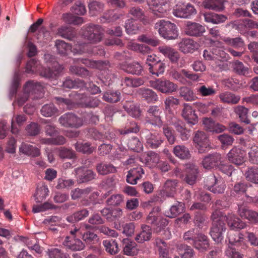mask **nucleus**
<instances>
[{"label":"nucleus","mask_w":258,"mask_h":258,"mask_svg":"<svg viewBox=\"0 0 258 258\" xmlns=\"http://www.w3.org/2000/svg\"><path fill=\"white\" fill-rule=\"evenodd\" d=\"M160 160L159 155L153 151L149 152L147 156L142 161L143 162L150 167L155 166L158 163H159Z\"/></svg>","instance_id":"de8ad7c7"},{"label":"nucleus","mask_w":258,"mask_h":258,"mask_svg":"<svg viewBox=\"0 0 258 258\" xmlns=\"http://www.w3.org/2000/svg\"><path fill=\"white\" fill-rule=\"evenodd\" d=\"M57 52L62 55H68L70 52L72 51L74 53H82L89 51L90 44L88 43H81L76 44L73 50H72V46L69 43H66L63 40H57L55 44Z\"/></svg>","instance_id":"423d86ee"},{"label":"nucleus","mask_w":258,"mask_h":258,"mask_svg":"<svg viewBox=\"0 0 258 258\" xmlns=\"http://www.w3.org/2000/svg\"><path fill=\"white\" fill-rule=\"evenodd\" d=\"M41 114L45 117H51L59 113L57 108L53 104L49 103L44 105L41 110Z\"/></svg>","instance_id":"a18cd8bd"},{"label":"nucleus","mask_w":258,"mask_h":258,"mask_svg":"<svg viewBox=\"0 0 258 258\" xmlns=\"http://www.w3.org/2000/svg\"><path fill=\"white\" fill-rule=\"evenodd\" d=\"M76 176L79 183L88 181L94 178L95 174L89 169L84 167L78 168L76 170Z\"/></svg>","instance_id":"c85d7f7f"},{"label":"nucleus","mask_w":258,"mask_h":258,"mask_svg":"<svg viewBox=\"0 0 258 258\" xmlns=\"http://www.w3.org/2000/svg\"><path fill=\"white\" fill-rule=\"evenodd\" d=\"M185 176L183 180L187 184L192 185L197 180L198 168L193 164H187L185 169Z\"/></svg>","instance_id":"a211bd4d"},{"label":"nucleus","mask_w":258,"mask_h":258,"mask_svg":"<svg viewBox=\"0 0 258 258\" xmlns=\"http://www.w3.org/2000/svg\"><path fill=\"white\" fill-rule=\"evenodd\" d=\"M194 142L197 144V147L201 153L205 152V148H207L210 145L207 135L202 131H198L196 133Z\"/></svg>","instance_id":"6ab92c4d"},{"label":"nucleus","mask_w":258,"mask_h":258,"mask_svg":"<svg viewBox=\"0 0 258 258\" xmlns=\"http://www.w3.org/2000/svg\"><path fill=\"white\" fill-rule=\"evenodd\" d=\"M89 215L88 211L84 209L74 213L67 218V220L72 223L77 222L84 219Z\"/></svg>","instance_id":"338daca9"},{"label":"nucleus","mask_w":258,"mask_h":258,"mask_svg":"<svg viewBox=\"0 0 258 258\" xmlns=\"http://www.w3.org/2000/svg\"><path fill=\"white\" fill-rule=\"evenodd\" d=\"M207 217L205 215L200 211L195 213L194 222L195 225L200 229L207 227Z\"/></svg>","instance_id":"09e8293b"},{"label":"nucleus","mask_w":258,"mask_h":258,"mask_svg":"<svg viewBox=\"0 0 258 258\" xmlns=\"http://www.w3.org/2000/svg\"><path fill=\"white\" fill-rule=\"evenodd\" d=\"M145 139L146 147L153 149L158 148L163 142L161 136L155 133H149Z\"/></svg>","instance_id":"b1692460"},{"label":"nucleus","mask_w":258,"mask_h":258,"mask_svg":"<svg viewBox=\"0 0 258 258\" xmlns=\"http://www.w3.org/2000/svg\"><path fill=\"white\" fill-rule=\"evenodd\" d=\"M139 94L148 103H155L158 100V96L152 89L141 88L138 90Z\"/></svg>","instance_id":"2f4dec72"},{"label":"nucleus","mask_w":258,"mask_h":258,"mask_svg":"<svg viewBox=\"0 0 258 258\" xmlns=\"http://www.w3.org/2000/svg\"><path fill=\"white\" fill-rule=\"evenodd\" d=\"M211 218L212 220V227L210 233L213 239L219 243L223 239V233L226 230L224 222L225 217L221 211H216L213 212Z\"/></svg>","instance_id":"7ed1b4c3"},{"label":"nucleus","mask_w":258,"mask_h":258,"mask_svg":"<svg viewBox=\"0 0 258 258\" xmlns=\"http://www.w3.org/2000/svg\"><path fill=\"white\" fill-rule=\"evenodd\" d=\"M20 151L23 154L32 157H38L40 154L38 148L26 143L21 144Z\"/></svg>","instance_id":"37998d69"},{"label":"nucleus","mask_w":258,"mask_h":258,"mask_svg":"<svg viewBox=\"0 0 258 258\" xmlns=\"http://www.w3.org/2000/svg\"><path fill=\"white\" fill-rule=\"evenodd\" d=\"M63 68L57 62H54L51 68H43L38 61L34 58L31 59L27 63L26 72L28 74L38 73L46 78L55 79L59 76Z\"/></svg>","instance_id":"f03ea898"},{"label":"nucleus","mask_w":258,"mask_h":258,"mask_svg":"<svg viewBox=\"0 0 258 258\" xmlns=\"http://www.w3.org/2000/svg\"><path fill=\"white\" fill-rule=\"evenodd\" d=\"M59 123L65 127L79 128L83 125V120L72 113L61 115L58 119Z\"/></svg>","instance_id":"1a4fd4ad"},{"label":"nucleus","mask_w":258,"mask_h":258,"mask_svg":"<svg viewBox=\"0 0 258 258\" xmlns=\"http://www.w3.org/2000/svg\"><path fill=\"white\" fill-rule=\"evenodd\" d=\"M27 117L24 114H17L14 115L12 119L11 122V132L13 134H17L19 132V128L17 127L16 123L20 126L22 125L26 121Z\"/></svg>","instance_id":"79ce46f5"},{"label":"nucleus","mask_w":258,"mask_h":258,"mask_svg":"<svg viewBox=\"0 0 258 258\" xmlns=\"http://www.w3.org/2000/svg\"><path fill=\"white\" fill-rule=\"evenodd\" d=\"M153 88L164 94H171L177 89V85L165 78H160L149 82Z\"/></svg>","instance_id":"0eeeda50"},{"label":"nucleus","mask_w":258,"mask_h":258,"mask_svg":"<svg viewBox=\"0 0 258 258\" xmlns=\"http://www.w3.org/2000/svg\"><path fill=\"white\" fill-rule=\"evenodd\" d=\"M137 40L141 42L145 43L152 46H157L159 44V40L149 34H142L138 36Z\"/></svg>","instance_id":"e2e57ef3"},{"label":"nucleus","mask_w":258,"mask_h":258,"mask_svg":"<svg viewBox=\"0 0 258 258\" xmlns=\"http://www.w3.org/2000/svg\"><path fill=\"white\" fill-rule=\"evenodd\" d=\"M228 238L230 244L237 246L241 245V242H242L243 240L242 235L237 231L229 232L228 233Z\"/></svg>","instance_id":"680f3d73"},{"label":"nucleus","mask_w":258,"mask_h":258,"mask_svg":"<svg viewBox=\"0 0 258 258\" xmlns=\"http://www.w3.org/2000/svg\"><path fill=\"white\" fill-rule=\"evenodd\" d=\"M219 98L222 102L231 104H236L240 99L239 96L235 95V94L228 92L220 94L219 95Z\"/></svg>","instance_id":"8fccbe9b"},{"label":"nucleus","mask_w":258,"mask_h":258,"mask_svg":"<svg viewBox=\"0 0 258 258\" xmlns=\"http://www.w3.org/2000/svg\"><path fill=\"white\" fill-rule=\"evenodd\" d=\"M177 252L174 258H194V250L190 246L181 244L177 247Z\"/></svg>","instance_id":"c9c22d12"},{"label":"nucleus","mask_w":258,"mask_h":258,"mask_svg":"<svg viewBox=\"0 0 258 258\" xmlns=\"http://www.w3.org/2000/svg\"><path fill=\"white\" fill-rule=\"evenodd\" d=\"M74 88H80L81 89L85 88L92 94H95L97 93L96 86L92 82H89L88 84H86L83 80L77 79L74 80Z\"/></svg>","instance_id":"49530a36"},{"label":"nucleus","mask_w":258,"mask_h":258,"mask_svg":"<svg viewBox=\"0 0 258 258\" xmlns=\"http://www.w3.org/2000/svg\"><path fill=\"white\" fill-rule=\"evenodd\" d=\"M157 248L160 258H168L170 245L160 238H156L154 242Z\"/></svg>","instance_id":"393cba45"},{"label":"nucleus","mask_w":258,"mask_h":258,"mask_svg":"<svg viewBox=\"0 0 258 258\" xmlns=\"http://www.w3.org/2000/svg\"><path fill=\"white\" fill-rule=\"evenodd\" d=\"M162 111L158 106L152 105L148 108L145 117L146 123L161 127L163 125L161 114Z\"/></svg>","instance_id":"6e6552de"},{"label":"nucleus","mask_w":258,"mask_h":258,"mask_svg":"<svg viewBox=\"0 0 258 258\" xmlns=\"http://www.w3.org/2000/svg\"><path fill=\"white\" fill-rule=\"evenodd\" d=\"M234 111L241 122L246 124L250 123V120L248 118V109L242 106H237L235 108Z\"/></svg>","instance_id":"bf43d9fd"},{"label":"nucleus","mask_w":258,"mask_h":258,"mask_svg":"<svg viewBox=\"0 0 258 258\" xmlns=\"http://www.w3.org/2000/svg\"><path fill=\"white\" fill-rule=\"evenodd\" d=\"M104 101L110 103H115L120 99V93L118 91H108L106 92L103 96Z\"/></svg>","instance_id":"13d9d810"},{"label":"nucleus","mask_w":258,"mask_h":258,"mask_svg":"<svg viewBox=\"0 0 258 258\" xmlns=\"http://www.w3.org/2000/svg\"><path fill=\"white\" fill-rule=\"evenodd\" d=\"M245 152L239 148L234 147L227 154L228 161L236 165L242 164L244 162Z\"/></svg>","instance_id":"2eb2a0df"},{"label":"nucleus","mask_w":258,"mask_h":258,"mask_svg":"<svg viewBox=\"0 0 258 258\" xmlns=\"http://www.w3.org/2000/svg\"><path fill=\"white\" fill-rule=\"evenodd\" d=\"M185 205L184 203L177 201L169 210L165 212V215L169 218H173L178 216L184 211Z\"/></svg>","instance_id":"c756f323"},{"label":"nucleus","mask_w":258,"mask_h":258,"mask_svg":"<svg viewBox=\"0 0 258 258\" xmlns=\"http://www.w3.org/2000/svg\"><path fill=\"white\" fill-rule=\"evenodd\" d=\"M179 50L184 53H192L198 48V44L190 38H184L178 43Z\"/></svg>","instance_id":"5701e85b"},{"label":"nucleus","mask_w":258,"mask_h":258,"mask_svg":"<svg viewBox=\"0 0 258 258\" xmlns=\"http://www.w3.org/2000/svg\"><path fill=\"white\" fill-rule=\"evenodd\" d=\"M75 148L79 152L87 154L92 153L94 150V147L91 146V144L87 142H77L75 145Z\"/></svg>","instance_id":"6e6d98bb"},{"label":"nucleus","mask_w":258,"mask_h":258,"mask_svg":"<svg viewBox=\"0 0 258 258\" xmlns=\"http://www.w3.org/2000/svg\"><path fill=\"white\" fill-rule=\"evenodd\" d=\"M97 27L96 26L89 25L83 32L85 38L90 41L91 42H95L96 41Z\"/></svg>","instance_id":"052dcab7"},{"label":"nucleus","mask_w":258,"mask_h":258,"mask_svg":"<svg viewBox=\"0 0 258 258\" xmlns=\"http://www.w3.org/2000/svg\"><path fill=\"white\" fill-rule=\"evenodd\" d=\"M155 29L160 35L166 39H175L178 36L176 25L168 21L160 20L155 24Z\"/></svg>","instance_id":"39448f33"},{"label":"nucleus","mask_w":258,"mask_h":258,"mask_svg":"<svg viewBox=\"0 0 258 258\" xmlns=\"http://www.w3.org/2000/svg\"><path fill=\"white\" fill-rule=\"evenodd\" d=\"M165 69V64L161 60L158 61L151 67L148 68V70L150 74L153 76L159 77L162 75Z\"/></svg>","instance_id":"603ef678"},{"label":"nucleus","mask_w":258,"mask_h":258,"mask_svg":"<svg viewBox=\"0 0 258 258\" xmlns=\"http://www.w3.org/2000/svg\"><path fill=\"white\" fill-rule=\"evenodd\" d=\"M198 95L202 97L213 96L216 93V90L212 86L200 84L196 88Z\"/></svg>","instance_id":"c03bdc74"},{"label":"nucleus","mask_w":258,"mask_h":258,"mask_svg":"<svg viewBox=\"0 0 258 258\" xmlns=\"http://www.w3.org/2000/svg\"><path fill=\"white\" fill-rule=\"evenodd\" d=\"M181 115L188 124L194 125L198 122V117L195 110L189 104L184 103L183 104Z\"/></svg>","instance_id":"dca6fc26"},{"label":"nucleus","mask_w":258,"mask_h":258,"mask_svg":"<svg viewBox=\"0 0 258 258\" xmlns=\"http://www.w3.org/2000/svg\"><path fill=\"white\" fill-rule=\"evenodd\" d=\"M200 234L197 229L192 228L185 232L183 237L184 240L192 245Z\"/></svg>","instance_id":"774afa93"},{"label":"nucleus","mask_w":258,"mask_h":258,"mask_svg":"<svg viewBox=\"0 0 258 258\" xmlns=\"http://www.w3.org/2000/svg\"><path fill=\"white\" fill-rule=\"evenodd\" d=\"M48 192L49 190L47 185H42L38 186L34 196L36 202H42L48 196Z\"/></svg>","instance_id":"864d4df0"},{"label":"nucleus","mask_w":258,"mask_h":258,"mask_svg":"<svg viewBox=\"0 0 258 258\" xmlns=\"http://www.w3.org/2000/svg\"><path fill=\"white\" fill-rule=\"evenodd\" d=\"M69 98L55 97L56 102L62 107L66 106L69 109H72L79 106L84 107H95L97 106V100L94 97L87 96L84 94L72 92Z\"/></svg>","instance_id":"f257e3e1"},{"label":"nucleus","mask_w":258,"mask_h":258,"mask_svg":"<svg viewBox=\"0 0 258 258\" xmlns=\"http://www.w3.org/2000/svg\"><path fill=\"white\" fill-rule=\"evenodd\" d=\"M171 6L167 1L165 3H161L157 5L153 10V14L158 17H164L168 14Z\"/></svg>","instance_id":"473e14b6"},{"label":"nucleus","mask_w":258,"mask_h":258,"mask_svg":"<svg viewBox=\"0 0 258 258\" xmlns=\"http://www.w3.org/2000/svg\"><path fill=\"white\" fill-rule=\"evenodd\" d=\"M123 253L126 255L134 256L138 254L139 249L137 243L128 238L122 240Z\"/></svg>","instance_id":"bb28decb"},{"label":"nucleus","mask_w":258,"mask_h":258,"mask_svg":"<svg viewBox=\"0 0 258 258\" xmlns=\"http://www.w3.org/2000/svg\"><path fill=\"white\" fill-rule=\"evenodd\" d=\"M192 245L196 249L201 251L207 250L209 246V242L208 237L201 233L199 235L198 238L195 241Z\"/></svg>","instance_id":"ea45409f"},{"label":"nucleus","mask_w":258,"mask_h":258,"mask_svg":"<svg viewBox=\"0 0 258 258\" xmlns=\"http://www.w3.org/2000/svg\"><path fill=\"white\" fill-rule=\"evenodd\" d=\"M102 245L105 251L111 255L117 253L119 251L118 245L115 240L105 239L102 241Z\"/></svg>","instance_id":"58836bf2"},{"label":"nucleus","mask_w":258,"mask_h":258,"mask_svg":"<svg viewBox=\"0 0 258 258\" xmlns=\"http://www.w3.org/2000/svg\"><path fill=\"white\" fill-rule=\"evenodd\" d=\"M124 28L127 34L134 35L137 34L139 32L140 25L136 20L131 18L126 21Z\"/></svg>","instance_id":"a19ab883"},{"label":"nucleus","mask_w":258,"mask_h":258,"mask_svg":"<svg viewBox=\"0 0 258 258\" xmlns=\"http://www.w3.org/2000/svg\"><path fill=\"white\" fill-rule=\"evenodd\" d=\"M121 69L128 74L137 75H141L143 71V67L138 62L122 64Z\"/></svg>","instance_id":"f704fd0d"},{"label":"nucleus","mask_w":258,"mask_h":258,"mask_svg":"<svg viewBox=\"0 0 258 258\" xmlns=\"http://www.w3.org/2000/svg\"><path fill=\"white\" fill-rule=\"evenodd\" d=\"M158 49L160 52L168 58L172 63L177 62L180 58L178 52L171 47L162 46L159 47Z\"/></svg>","instance_id":"a878e982"},{"label":"nucleus","mask_w":258,"mask_h":258,"mask_svg":"<svg viewBox=\"0 0 258 258\" xmlns=\"http://www.w3.org/2000/svg\"><path fill=\"white\" fill-rule=\"evenodd\" d=\"M224 217H225V220H226L227 225L231 230L236 231L242 229L246 226L244 222L233 214H228Z\"/></svg>","instance_id":"aec40b11"},{"label":"nucleus","mask_w":258,"mask_h":258,"mask_svg":"<svg viewBox=\"0 0 258 258\" xmlns=\"http://www.w3.org/2000/svg\"><path fill=\"white\" fill-rule=\"evenodd\" d=\"M62 244L66 249L72 251H80L85 247L81 240L72 236H66L62 242Z\"/></svg>","instance_id":"4468645a"},{"label":"nucleus","mask_w":258,"mask_h":258,"mask_svg":"<svg viewBox=\"0 0 258 258\" xmlns=\"http://www.w3.org/2000/svg\"><path fill=\"white\" fill-rule=\"evenodd\" d=\"M174 126L179 137L183 141H187L190 136V130L185 127V123L178 120L174 123Z\"/></svg>","instance_id":"72a5a7b5"},{"label":"nucleus","mask_w":258,"mask_h":258,"mask_svg":"<svg viewBox=\"0 0 258 258\" xmlns=\"http://www.w3.org/2000/svg\"><path fill=\"white\" fill-rule=\"evenodd\" d=\"M173 14L177 17L188 18L196 14V10L194 6L189 4L180 6L177 5L173 10Z\"/></svg>","instance_id":"f8f14e48"},{"label":"nucleus","mask_w":258,"mask_h":258,"mask_svg":"<svg viewBox=\"0 0 258 258\" xmlns=\"http://www.w3.org/2000/svg\"><path fill=\"white\" fill-rule=\"evenodd\" d=\"M173 153L176 157L181 160H187L191 157L189 149L184 145L175 146L173 148Z\"/></svg>","instance_id":"e433bc0d"},{"label":"nucleus","mask_w":258,"mask_h":258,"mask_svg":"<svg viewBox=\"0 0 258 258\" xmlns=\"http://www.w3.org/2000/svg\"><path fill=\"white\" fill-rule=\"evenodd\" d=\"M125 111L134 117H138L140 116L141 111L139 107L133 102H126L123 105Z\"/></svg>","instance_id":"5fc2aeb1"},{"label":"nucleus","mask_w":258,"mask_h":258,"mask_svg":"<svg viewBox=\"0 0 258 258\" xmlns=\"http://www.w3.org/2000/svg\"><path fill=\"white\" fill-rule=\"evenodd\" d=\"M179 95L186 101H194L196 98L193 91L187 87H182L180 88Z\"/></svg>","instance_id":"0e129e2a"},{"label":"nucleus","mask_w":258,"mask_h":258,"mask_svg":"<svg viewBox=\"0 0 258 258\" xmlns=\"http://www.w3.org/2000/svg\"><path fill=\"white\" fill-rule=\"evenodd\" d=\"M223 158L219 153L214 152L206 156L202 160V165L206 169L217 168L221 163H223Z\"/></svg>","instance_id":"9d476101"},{"label":"nucleus","mask_w":258,"mask_h":258,"mask_svg":"<svg viewBox=\"0 0 258 258\" xmlns=\"http://www.w3.org/2000/svg\"><path fill=\"white\" fill-rule=\"evenodd\" d=\"M144 171L141 166L131 169L126 175V182L131 184H136L137 181L142 177Z\"/></svg>","instance_id":"4be33fe9"},{"label":"nucleus","mask_w":258,"mask_h":258,"mask_svg":"<svg viewBox=\"0 0 258 258\" xmlns=\"http://www.w3.org/2000/svg\"><path fill=\"white\" fill-rule=\"evenodd\" d=\"M110 64L108 60H98V76L100 80L106 85H109L107 80L110 79L109 74V68Z\"/></svg>","instance_id":"f3484780"},{"label":"nucleus","mask_w":258,"mask_h":258,"mask_svg":"<svg viewBox=\"0 0 258 258\" xmlns=\"http://www.w3.org/2000/svg\"><path fill=\"white\" fill-rule=\"evenodd\" d=\"M152 236V230L150 226L146 225H143L141 226V230L136 236L135 240L140 243L145 241H149Z\"/></svg>","instance_id":"cd10ccee"},{"label":"nucleus","mask_w":258,"mask_h":258,"mask_svg":"<svg viewBox=\"0 0 258 258\" xmlns=\"http://www.w3.org/2000/svg\"><path fill=\"white\" fill-rule=\"evenodd\" d=\"M57 34L62 38L72 40L76 37V33L72 27L62 26L58 28Z\"/></svg>","instance_id":"4c0bfd02"},{"label":"nucleus","mask_w":258,"mask_h":258,"mask_svg":"<svg viewBox=\"0 0 258 258\" xmlns=\"http://www.w3.org/2000/svg\"><path fill=\"white\" fill-rule=\"evenodd\" d=\"M204 6L206 9L216 11H220L224 8L223 0H206Z\"/></svg>","instance_id":"3c124183"},{"label":"nucleus","mask_w":258,"mask_h":258,"mask_svg":"<svg viewBox=\"0 0 258 258\" xmlns=\"http://www.w3.org/2000/svg\"><path fill=\"white\" fill-rule=\"evenodd\" d=\"M43 91V87L40 83L34 81H28L24 87L23 94L17 99L18 104L22 106L28 100L30 95L36 94L34 98L41 97Z\"/></svg>","instance_id":"20e7f679"},{"label":"nucleus","mask_w":258,"mask_h":258,"mask_svg":"<svg viewBox=\"0 0 258 258\" xmlns=\"http://www.w3.org/2000/svg\"><path fill=\"white\" fill-rule=\"evenodd\" d=\"M48 258H71L69 254L58 248H51L46 251Z\"/></svg>","instance_id":"4d7b16f0"},{"label":"nucleus","mask_w":258,"mask_h":258,"mask_svg":"<svg viewBox=\"0 0 258 258\" xmlns=\"http://www.w3.org/2000/svg\"><path fill=\"white\" fill-rule=\"evenodd\" d=\"M205 26L200 23L188 21L185 27V33L186 35L193 37H200L205 32Z\"/></svg>","instance_id":"9b49d317"},{"label":"nucleus","mask_w":258,"mask_h":258,"mask_svg":"<svg viewBox=\"0 0 258 258\" xmlns=\"http://www.w3.org/2000/svg\"><path fill=\"white\" fill-rule=\"evenodd\" d=\"M215 59L220 61L227 60L229 57V54L226 53L223 48L220 46H213L212 47Z\"/></svg>","instance_id":"69168bd1"},{"label":"nucleus","mask_w":258,"mask_h":258,"mask_svg":"<svg viewBox=\"0 0 258 258\" xmlns=\"http://www.w3.org/2000/svg\"><path fill=\"white\" fill-rule=\"evenodd\" d=\"M203 124L205 128L209 132L221 133L225 130V127L220 124L216 123L210 118H205L203 120Z\"/></svg>","instance_id":"7c9ffc66"},{"label":"nucleus","mask_w":258,"mask_h":258,"mask_svg":"<svg viewBox=\"0 0 258 258\" xmlns=\"http://www.w3.org/2000/svg\"><path fill=\"white\" fill-rule=\"evenodd\" d=\"M178 181L175 179H168L164 183L161 191L162 196L167 197H173L176 192Z\"/></svg>","instance_id":"412c9836"},{"label":"nucleus","mask_w":258,"mask_h":258,"mask_svg":"<svg viewBox=\"0 0 258 258\" xmlns=\"http://www.w3.org/2000/svg\"><path fill=\"white\" fill-rule=\"evenodd\" d=\"M238 214L242 218L247 219L254 224H258V213L249 210L243 204L238 203Z\"/></svg>","instance_id":"ddd939ff"}]
</instances>
